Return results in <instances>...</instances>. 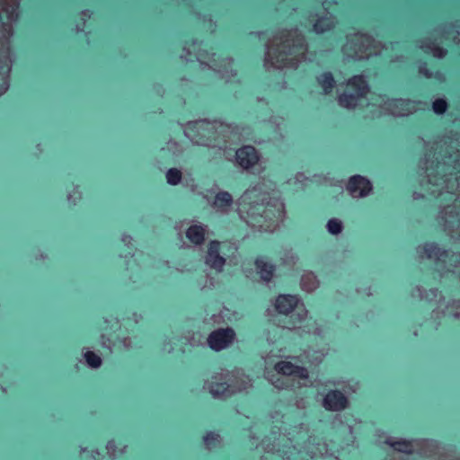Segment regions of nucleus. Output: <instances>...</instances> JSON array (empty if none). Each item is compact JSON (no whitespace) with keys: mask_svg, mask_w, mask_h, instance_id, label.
Here are the masks:
<instances>
[{"mask_svg":"<svg viewBox=\"0 0 460 460\" xmlns=\"http://www.w3.org/2000/svg\"><path fill=\"white\" fill-rule=\"evenodd\" d=\"M206 235V229L200 225H192L186 231V237L196 245L203 243Z\"/></svg>","mask_w":460,"mask_h":460,"instance_id":"nucleus-12","label":"nucleus"},{"mask_svg":"<svg viewBox=\"0 0 460 460\" xmlns=\"http://www.w3.org/2000/svg\"><path fill=\"white\" fill-rule=\"evenodd\" d=\"M221 243L212 240L208 243L206 264L216 271L221 272L226 264V259L220 255Z\"/></svg>","mask_w":460,"mask_h":460,"instance_id":"nucleus-3","label":"nucleus"},{"mask_svg":"<svg viewBox=\"0 0 460 460\" xmlns=\"http://www.w3.org/2000/svg\"><path fill=\"white\" fill-rule=\"evenodd\" d=\"M418 71H419V73L420 75H422L427 79H430L432 77V73L427 67V63L426 62H424L422 65H420L419 66Z\"/></svg>","mask_w":460,"mask_h":460,"instance_id":"nucleus-26","label":"nucleus"},{"mask_svg":"<svg viewBox=\"0 0 460 460\" xmlns=\"http://www.w3.org/2000/svg\"><path fill=\"white\" fill-rule=\"evenodd\" d=\"M284 49L280 48H276L272 49V51L269 54L270 60L273 63L279 64L280 66H285L288 59V57L294 53L292 51L291 47L285 42H283Z\"/></svg>","mask_w":460,"mask_h":460,"instance_id":"nucleus-11","label":"nucleus"},{"mask_svg":"<svg viewBox=\"0 0 460 460\" xmlns=\"http://www.w3.org/2000/svg\"><path fill=\"white\" fill-rule=\"evenodd\" d=\"M234 337L235 332L232 328L218 329L208 335V343L212 350L217 352L228 347Z\"/></svg>","mask_w":460,"mask_h":460,"instance_id":"nucleus-1","label":"nucleus"},{"mask_svg":"<svg viewBox=\"0 0 460 460\" xmlns=\"http://www.w3.org/2000/svg\"><path fill=\"white\" fill-rule=\"evenodd\" d=\"M126 238H130V236L126 235V236H125V238L123 239V241H125V240H126Z\"/></svg>","mask_w":460,"mask_h":460,"instance_id":"nucleus-29","label":"nucleus"},{"mask_svg":"<svg viewBox=\"0 0 460 460\" xmlns=\"http://www.w3.org/2000/svg\"><path fill=\"white\" fill-rule=\"evenodd\" d=\"M227 389H228V385L226 382L211 383V385L209 386V393L214 397H220L223 394H225V393L227 391Z\"/></svg>","mask_w":460,"mask_h":460,"instance_id":"nucleus-19","label":"nucleus"},{"mask_svg":"<svg viewBox=\"0 0 460 460\" xmlns=\"http://www.w3.org/2000/svg\"><path fill=\"white\" fill-rule=\"evenodd\" d=\"M349 401L340 390H330L323 398V405L330 411H341L348 407Z\"/></svg>","mask_w":460,"mask_h":460,"instance_id":"nucleus-4","label":"nucleus"},{"mask_svg":"<svg viewBox=\"0 0 460 460\" xmlns=\"http://www.w3.org/2000/svg\"><path fill=\"white\" fill-rule=\"evenodd\" d=\"M347 189L352 194L358 192L360 197H366L372 190V183L364 176L354 175L349 178Z\"/></svg>","mask_w":460,"mask_h":460,"instance_id":"nucleus-6","label":"nucleus"},{"mask_svg":"<svg viewBox=\"0 0 460 460\" xmlns=\"http://www.w3.org/2000/svg\"><path fill=\"white\" fill-rule=\"evenodd\" d=\"M233 203V198L227 191H219L215 196L214 205L217 208H226Z\"/></svg>","mask_w":460,"mask_h":460,"instance_id":"nucleus-17","label":"nucleus"},{"mask_svg":"<svg viewBox=\"0 0 460 460\" xmlns=\"http://www.w3.org/2000/svg\"><path fill=\"white\" fill-rule=\"evenodd\" d=\"M391 101H392V102H402V99H392Z\"/></svg>","mask_w":460,"mask_h":460,"instance_id":"nucleus-27","label":"nucleus"},{"mask_svg":"<svg viewBox=\"0 0 460 460\" xmlns=\"http://www.w3.org/2000/svg\"><path fill=\"white\" fill-rule=\"evenodd\" d=\"M181 172L176 168H171L166 172V180L170 185H177L181 180Z\"/></svg>","mask_w":460,"mask_h":460,"instance_id":"nucleus-20","label":"nucleus"},{"mask_svg":"<svg viewBox=\"0 0 460 460\" xmlns=\"http://www.w3.org/2000/svg\"><path fill=\"white\" fill-rule=\"evenodd\" d=\"M87 364L92 367H99L102 365V359L100 356L93 351H86L84 354Z\"/></svg>","mask_w":460,"mask_h":460,"instance_id":"nucleus-22","label":"nucleus"},{"mask_svg":"<svg viewBox=\"0 0 460 460\" xmlns=\"http://www.w3.org/2000/svg\"><path fill=\"white\" fill-rule=\"evenodd\" d=\"M237 164L243 169L248 170L258 164L260 155L252 146H243L235 152Z\"/></svg>","mask_w":460,"mask_h":460,"instance_id":"nucleus-2","label":"nucleus"},{"mask_svg":"<svg viewBox=\"0 0 460 460\" xmlns=\"http://www.w3.org/2000/svg\"><path fill=\"white\" fill-rule=\"evenodd\" d=\"M448 108V103L444 98L436 99L432 102V110L437 115H443Z\"/></svg>","mask_w":460,"mask_h":460,"instance_id":"nucleus-21","label":"nucleus"},{"mask_svg":"<svg viewBox=\"0 0 460 460\" xmlns=\"http://www.w3.org/2000/svg\"><path fill=\"white\" fill-rule=\"evenodd\" d=\"M425 49L430 50L433 56L438 58H443L447 55L446 49L435 43L426 44Z\"/></svg>","mask_w":460,"mask_h":460,"instance_id":"nucleus-24","label":"nucleus"},{"mask_svg":"<svg viewBox=\"0 0 460 460\" xmlns=\"http://www.w3.org/2000/svg\"><path fill=\"white\" fill-rule=\"evenodd\" d=\"M328 231L332 234H338L342 230L341 223L337 219H330L327 223Z\"/></svg>","mask_w":460,"mask_h":460,"instance_id":"nucleus-25","label":"nucleus"},{"mask_svg":"<svg viewBox=\"0 0 460 460\" xmlns=\"http://www.w3.org/2000/svg\"><path fill=\"white\" fill-rule=\"evenodd\" d=\"M333 28L334 22L327 16L319 17L313 25V31L318 35L329 32Z\"/></svg>","mask_w":460,"mask_h":460,"instance_id":"nucleus-14","label":"nucleus"},{"mask_svg":"<svg viewBox=\"0 0 460 460\" xmlns=\"http://www.w3.org/2000/svg\"><path fill=\"white\" fill-rule=\"evenodd\" d=\"M386 443L395 451L411 455L413 452L412 443L410 440L400 439L396 441H389Z\"/></svg>","mask_w":460,"mask_h":460,"instance_id":"nucleus-15","label":"nucleus"},{"mask_svg":"<svg viewBox=\"0 0 460 460\" xmlns=\"http://www.w3.org/2000/svg\"><path fill=\"white\" fill-rule=\"evenodd\" d=\"M299 299L296 295L280 294L275 301V309L279 314L288 315L298 305Z\"/></svg>","mask_w":460,"mask_h":460,"instance_id":"nucleus-8","label":"nucleus"},{"mask_svg":"<svg viewBox=\"0 0 460 460\" xmlns=\"http://www.w3.org/2000/svg\"><path fill=\"white\" fill-rule=\"evenodd\" d=\"M254 265L263 281H271L276 270L274 264L268 261L265 256H258L254 261Z\"/></svg>","mask_w":460,"mask_h":460,"instance_id":"nucleus-10","label":"nucleus"},{"mask_svg":"<svg viewBox=\"0 0 460 460\" xmlns=\"http://www.w3.org/2000/svg\"><path fill=\"white\" fill-rule=\"evenodd\" d=\"M358 99L359 98L353 93H343L339 96L338 102L341 107L351 109L356 106V102Z\"/></svg>","mask_w":460,"mask_h":460,"instance_id":"nucleus-16","label":"nucleus"},{"mask_svg":"<svg viewBox=\"0 0 460 460\" xmlns=\"http://www.w3.org/2000/svg\"><path fill=\"white\" fill-rule=\"evenodd\" d=\"M347 86L353 91L358 98H364L370 91L369 84L363 75H354L347 81Z\"/></svg>","mask_w":460,"mask_h":460,"instance_id":"nucleus-9","label":"nucleus"},{"mask_svg":"<svg viewBox=\"0 0 460 460\" xmlns=\"http://www.w3.org/2000/svg\"><path fill=\"white\" fill-rule=\"evenodd\" d=\"M275 370L284 376H294L301 379L308 377V371L305 367L296 366L290 361L281 360L275 364Z\"/></svg>","mask_w":460,"mask_h":460,"instance_id":"nucleus-7","label":"nucleus"},{"mask_svg":"<svg viewBox=\"0 0 460 460\" xmlns=\"http://www.w3.org/2000/svg\"><path fill=\"white\" fill-rule=\"evenodd\" d=\"M316 81L325 94L331 93L336 85L334 76L329 71L323 72L317 75Z\"/></svg>","mask_w":460,"mask_h":460,"instance_id":"nucleus-13","label":"nucleus"},{"mask_svg":"<svg viewBox=\"0 0 460 460\" xmlns=\"http://www.w3.org/2000/svg\"><path fill=\"white\" fill-rule=\"evenodd\" d=\"M283 210H284V205H283V204H281V208H280V210H279V211H280V212H282Z\"/></svg>","mask_w":460,"mask_h":460,"instance_id":"nucleus-28","label":"nucleus"},{"mask_svg":"<svg viewBox=\"0 0 460 460\" xmlns=\"http://www.w3.org/2000/svg\"><path fill=\"white\" fill-rule=\"evenodd\" d=\"M202 439L209 447H217L220 443V437L215 431H207L203 435Z\"/></svg>","mask_w":460,"mask_h":460,"instance_id":"nucleus-18","label":"nucleus"},{"mask_svg":"<svg viewBox=\"0 0 460 460\" xmlns=\"http://www.w3.org/2000/svg\"><path fill=\"white\" fill-rule=\"evenodd\" d=\"M419 249L421 250L428 259H434L438 261H451L455 255L451 250L439 246L436 242H427L422 246H419Z\"/></svg>","mask_w":460,"mask_h":460,"instance_id":"nucleus-5","label":"nucleus"},{"mask_svg":"<svg viewBox=\"0 0 460 460\" xmlns=\"http://www.w3.org/2000/svg\"><path fill=\"white\" fill-rule=\"evenodd\" d=\"M307 45L305 43V37L302 34H296L293 39V47L291 49H295V52L306 50Z\"/></svg>","mask_w":460,"mask_h":460,"instance_id":"nucleus-23","label":"nucleus"}]
</instances>
